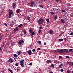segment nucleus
Listing matches in <instances>:
<instances>
[{
	"label": "nucleus",
	"mask_w": 73,
	"mask_h": 73,
	"mask_svg": "<svg viewBox=\"0 0 73 73\" xmlns=\"http://www.w3.org/2000/svg\"><path fill=\"white\" fill-rule=\"evenodd\" d=\"M61 33L62 34H64V32H61Z\"/></svg>",
	"instance_id": "nucleus-64"
},
{
	"label": "nucleus",
	"mask_w": 73,
	"mask_h": 73,
	"mask_svg": "<svg viewBox=\"0 0 73 73\" xmlns=\"http://www.w3.org/2000/svg\"><path fill=\"white\" fill-rule=\"evenodd\" d=\"M4 25H5L6 27L7 26V24L6 23H3Z\"/></svg>",
	"instance_id": "nucleus-48"
},
{
	"label": "nucleus",
	"mask_w": 73,
	"mask_h": 73,
	"mask_svg": "<svg viewBox=\"0 0 73 73\" xmlns=\"http://www.w3.org/2000/svg\"><path fill=\"white\" fill-rule=\"evenodd\" d=\"M22 26H23V24H21L19 26H18V28H20V27H21Z\"/></svg>",
	"instance_id": "nucleus-26"
},
{
	"label": "nucleus",
	"mask_w": 73,
	"mask_h": 73,
	"mask_svg": "<svg viewBox=\"0 0 73 73\" xmlns=\"http://www.w3.org/2000/svg\"><path fill=\"white\" fill-rule=\"evenodd\" d=\"M37 4V2L36 1H31L30 6L32 7H35V5H36Z\"/></svg>",
	"instance_id": "nucleus-2"
},
{
	"label": "nucleus",
	"mask_w": 73,
	"mask_h": 73,
	"mask_svg": "<svg viewBox=\"0 0 73 73\" xmlns=\"http://www.w3.org/2000/svg\"><path fill=\"white\" fill-rule=\"evenodd\" d=\"M67 73H70V71L69 70H68L67 71Z\"/></svg>",
	"instance_id": "nucleus-42"
},
{
	"label": "nucleus",
	"mask_w": 73,
	"mask_h": 73,
	"mask_svg": "<svg viewBox=\"0 0 73 73\" xmlns=\"http://www.w3.org/2000/svg\"><path fill=\"white\" fill-rule=\"evenodd\" d=\"M52 11H57L58 9L56 8H52L51 9Z\"/></svg>",
	"instance_id": "nucleus-6"
},
{
	"label": "nucleus",
	"mask_w": 73,
	"mask_h": 73,
	"mask_svg": "<svg viewBox=\"0 0 73 73\" xmlns=\"http://www.w3.org/2000/svg\"><path fill=\"white\" fill-rule=\"evenodd\" d=\"M12 15L11 14H9V19H10V18H11L12 17Z\"/></svg>",
	"instance_id": "nucleus-24"
},
{
	"label": "nucleus",
	"mask_w": 73,
	"mask_h": 73,
	"mask_svg": "<svg viewBox=\"0 0 73 73\" xmlns=\"http://www.w3.org/2000/svg\"><path fill=\"white\" fill-rule=\"evenodd\" d=\"M46 21L47 22H49V19H46Z\"/></svg>",
	"instance_id": "nucleus-44"
},
{
	"label": "nucleus",
	"mask_w": 73,
	"mask_h": 73,
	"mask_svg": "<svg viewBox=\"0 0 73 73\" xmlns=\"http://www.w3.org/2000/svg\"><path fill=\"white\" fill-rule=\"evenodd\" d=\"M20 69L18 68V69H17V71H20Z\"/></svg>",
	"instance_id": "nucleus-59"
},
{
	"label": "nucleus",
	"mask_w": 73,
	"mask_h": 73,
	"mask_svg": "<svg viewBox=\"0 0 73 73\" xmlns=\"http://www.w3.org/2000/svg\"><path fill=\"white\" fill-rule=\"evenodd\" d=\"M61 1V0H55V1L56 3H58L59 1Z\"/></svg>",
	"instance_id": "nucleus-33"
},
{
	"label": "nucleus",
	"mask_w": 73,
	"mask_h": 73,
	"mask_svg": "<svg viewBox=\"0 0 73 73\" xmlns=\"http://www.w3.org/2000/svg\"><path fill=\"white\" fill-rule=\"evenodd\" d=\"M31 34V36H34L35 35V33L34 32H33Z\"/></svg>",
	"instance_id": "nucleus-23"
},
{
	"label": "nucleus",
	"mask_w": 73,
	"mask_h": 73,
	"mask_svg": "<svg viewBox=\"0 0 73 73\" xmlns=\"http://www.w3.org/2000/svg\"><path fill=\"white\" fill-rule=\"evenodd\" d=\"M18 30H19V28L17 27L15 28V29L13 30V31H14V32H16V31H18Z\"/></svg>",
	"instance_id": "nucleus-11"
},
{
	"label": "nucleus",
	"mask_w": 73,
	"mask_h": 73,
	"mask_svg": "<svg viewBox=\"0 0 73 73\" xmlns=\"http://www.w3.org/2000/svg\"><path fill=\"white\" fill-rule=\"evenodd\" d=\"M41 31H42V30H40V29L39 30V31L38 32L39 33H41Z\"/></svg>",
	"instance_id": "nucleus-41"
},
{
	"label": "nucleus",
	"mask_w": 73,
	"mask_h": 73,
	"mask_svg": "<svg viewBox=\"0 0 73 73\" xmlns=\"http://www.w3.org/2000/svg\"><path fill=\"white\" fill-rule=\"evenodd\" d=\"M66 57L67 58H69V56H66Z\"/></svg>",
	"instance_id": "nucleus-53"
},
{
	"label": "nucleus",
	"mask_w": 73,
	"mask_h": 73,
	"mask_svg": "<svg viewBox=\"0 0 73 73\" xmlns=\"http://www.w3.org/2000/svg\"><path fill=\"white\" fill-rule=\"evenodd\" d=\"M38 23L39 25H41V24L44 25V24H45V22L44 21V20L42 18L38 20Z\"/></svg>",
	"instance_id": "nucleus-1"
},
{
	"label": "nucleus",
	"mask_w": 73,
	"mask_h": 73,
	"mask_svg": "<svg viewBox=\"0 0 73 73\" xmlns=\"http://www.w3.org/2000/svg\"><path fill=\"white\" fill-rule=\"evenodd\" d=\"M38 44H41V41H39L38 42Z\"/></svg>",
	"instance_id": "nucleus-54"
},
{
	"label": "nucleus",
	"mask_w": 73,
	"mask_h": 73,
	"mask_svg": "<svg viewBox=\"0 0 73 73\" xmlns=\"http://www.w3.org/2000/svg\"><path fill=\"white\" fill-rule=\"evenodd\" d=\"M63 52L64 53H69V51H68V49H66L63 50Z\"/></svg>",
	"instance_id": "nucleus-5"
},
{
	"label": "nucleus",
	"mask_w": 73,
	"mask_h": 73,
	"mask_svg": "<svg viewBox=\"0 0 73 73\" xmlns=\"http://www.w3.org/2000/svg\"><path fill=\"white\" fill-rule=\"evenodd\" d=\"M27 52L28 53L29 55H32V51L31 50H29V51H28Z\"/></svg>",
	"instance_id": "nucleus-9"
},
{
	"label": "nucleus",
	"mask_w": 73,
	"mask_h": 73,
	"mask_svg": "<svg viewBox=\"0 0 73 73\" xmlns=\"http://www.w3.org/2000/svg\"><path fill=\"white\" fill-rule=\"evenodd\" d=\"M33 30L32 29H30L29 30V31L30 33H31V34H32V32H33Z\"/></svg>",
	"instance_id": "nucleus-17"
},
{
	"label": "nucleus",
	"mask_w": 73,
	"mask_h": 73,
	"mask_svg": "<svg viewBox=\"0 0 73 73\" xmlns=\"http://www.w3.org/2000/svg\"><path fill=\"white\" fill-rule=\"evenodd\" d=\"M12 6L13 8H15V7L17 6L16 4L15 3H13Z\"/></svg>",
	"instance_id": "nucleus-7"
},
{
	"label": "nucleus",
	"mask_w": 73,
	"mask_h": 73,
	"mask_svg": "<svg viewBox=\"0 0 73 73\" xmlns=\"http://www.w3.org/2000/svg\"><path fill=\"white\" fill-rule=\"evenodd\" d=\"M50 13L51 14V15H54V14H56V13L52 11H51L50 12Z\"/></svg>",
	"instance_id": "nucleus-16"
},
{
	"label": "nucleus",
	"mask_w": 73,
	"mask_h": 73,
	"mask_svg": "<svg viewBox=\"0 0 73 73\" xmlns=\"http://www.w3.org/2000/svg\"><path fill=\"white\" fill-rule=\"evenodd\" d=\"M39 7H40L41 8H43L44 7L43 5H39Z\"/></svg>",
	"instance_id": "nucleus-43"
},
{
	"label": "nucleus",
	"mask_w": 73,
	"mask_h": 73,
	"mask_svg": "<svg viewBox=\"0 0 73 73\" xmlns=\"http://www.w3.org/2000/svg\"><path fill=\"white\" fill-rule=\"evenodd\" d=\"M20 65L22 67H23V66H24V63L20 64Z\"/></svg>",
	"instance_id": "nucleus-27"
},
{
	"label": "nucleus",
	"mask_w": 73,
	"mask_h": 73,
	"mask_svg": "<svg viewBox=\"0 0 73 73\" xmlns=\"http://www.w3.org/2000/svg\"><path fill=\"white\" fill-rule=\"evenodd\" d=\"M9 71H10V72H11V73H13V72H12V71L11 69H9Z\"/></svg>",
	"instance_id": "nucleus-40"
},
{
	"label": "nucleus",
	"mask_w": 73,
	"mask_h": 73,
	"mask_svg": "<svg viewBox=\"0 0 73 73\" xmlns=\"http://www.w3.org/2000/svg\"><path fill=\"white\" fill-rule=\"evenodd\" d=\"M21 57V58H23V57H24V56H23L22 55Z\"/></svg>",
	"instance_id": "nucleus-63"
},
{
	"label": "nucleus",
	"mask_w": 73,
	"mask_h": 73,
	"mask_svg": "<svg viewBox=\"0 0 73 73\" xmlns=\"http://www.w3.org/2000/svg\"><path fill=\"white\" fill-rule=\"evenodd\" d=\"M29 65H32V63H30L29 64Z\"/></svg>",
	"instance_id": "nucleus-60"
},
{
	"label": "nucleus",
	"mask_w": 73,
	"mask_h": 73,
	"mask_svg": "<svg viewBox=\"0 0 73 73\" xmlns=\"http://www.w3.org/2000/svg\"><path fill=\"white\" fill-rule=\"evenodd\" d=\"M36 50H35V49H33L32 50V51L33 52H35Z\"/></svg>",
	"instance_id": "nucleus-50"
},
{
	"label": "nucleus",
	"mask_w": 73,
	"mask_h": 73,
	"mask_svg": "<svg viewBox=\"0 0 73 73\" xmlns=\"http://www.w3.org/2000/svg\"><path fill=\"white\" fill-rule=\"evenodd\" d=\"M24 60H23L22 61H21L20 62V64H23L24 63Z\"/></svg>",
	"instance_id": "nucleus-25"
},
{
	"label": "nucleus",
	"mask_w": 73,
	"mask_h": 73,
	"mask_svg": "<svg viewBox=\"0 0 73 73\" xmlns=\"http://www.w3.org/2000/svg\"><path fill=\"white\" fill-rule=\"evenodd\" d=\"M18 54L19 55H20L21 54V51H19L18 52Z\"/></svg>",
	"instance_id": "nucleus-30"
},
{
	"label": "nucleus",
	"mask_w": 73,
	"mask_h": 73,
	"mask_svg": "<svg viewBox=\"0 0 73 73\" xmlns=\"http://www.w3.org/2000/svg\"><path fill=\"white\" fill-rule=\"evenodd\" d=\"M59 59H60V60H61L62 59V56H59Z\"/></svg>",
	"instance_id": "nucleus-29"
},
{
	"label": "nucleus",
	"mask_w": 73,
	"mask_h": 73,
	"mask_svg": "<svg viewBox=\"0 0 73 73\" xmlns=\"http://www.w3.org/2000/svg\"><path fill=\"white\" fill-rule=\"evenodd\" d=\"M37 50H41V49L40 48H38Z\"/></svg>",
	"instance_id": "nucleus-51"
},
{
	"label": "nucleus",
	"mask_w": 73,
	"mask_h": 73,
	"mask_svg": "<svg viewBox=\"0 0 73 73\" xmlns=\"http://www.w3.org/2000/svg\"><path fill=\"white\" fill-rule=\"evenodd\" d=\"M72 16H73V14H72V13H71V14L70 15V16H71V17H72Z\"/></svg>",
	"instance_id": "nucleus-58"
},
{
	"label": "nucleus",
	"mask_w": 73,
	"mask_h": 73,
	"mask_svg": "<svg viewBox=\"0 0 73 73\" xmlns=\"http://www.w3.org/2000/svg\"><path fill=\"white\" fill-rule=\"evenodd\" d=\"M73 50V49H70L69 50V51H70V52H72Z\"/></svg>",
	"instance_id": "nucleus-56"
},
{
	"label": "nucleus",
	"mask_w": 73,
	"mask_h": 73,
	"mask_svg": "<svg viewBox=\"0 0 73 73\" xmlns=\"http://www.w3.org/2000/svg\"><path fill=\"white\" fill-rule=\"evenodd\" d=\"M66 38H65L64 39V40L65 41H66Z\"/></svg>",
	"instance_id": "nucleus-57"
},
{
	"label": "nucleus",
	"mask_w": 73,
	"mask_h": 73,
	"mask_svg": "<svg viewBox=\"0 0 73 73\" xmlns=\"http://www.w3.org/2000/svg\"><path fill=\"white\" fill-rule=\"evenodd\" d=\"M70 35H73V33H70Z\"/></svg>",
	"instance_id": "nucleus-45"
},
{
	"label": "nucleus",
	"mask_w": 73,
	"mask_h": 73,
	"mask_svg": "<svg viewBox=\"0 0 73 73\" xmlns=\"http://www.w3.org/2000/svg\"><path fill=\"white\" fill-rule=\"evenodd\" d=\"M54 52L56 53H58L59 52V49L55 50H54Z\"/></svg>",
	"instance_id": "nucleus-15"
},
{
	"label": "nucleus",
	"mask_w": 73,
	"mask_h": 73,
	"mask_svg": "<svg viewBox=\"0 0 73 73\" xmlns=\"http://www.w3.org/2000/svg\"><path fill=\"white\" fill-rule=\"evenodd\" d=\"M10 60V62L11 63H12V62H13V60H12V59H11Z\"/></svg>",
	"instance_id": "nucleus-49"
},
{
	"label": "nucleus",
	"mask_w": 73,
	"mask_h": 73,
	"mask_svg": "<svg viewBox=\"0 0 73 73\" xmlns=\"http://www.w3.org/2000/svg\"><path fill=\"white\" fill-rule=\"evenodd\" d=\"M58 18V17L57 16V15H56L54 17V19H55V20H57V19Z\"/></svg>",
	"instance_id": "nucleus-18"
},
{
	"label": "nucleus",
	"mask_w": 73,
	"mask_h": 73,
	"mask_svg": "<svg viewBox=\"0 0 73 73\" xmlns=\"http://www.w3.org/2000/svg\"><path fill=\"white\" fill-rule=\"evenodd\" d=\"M44 45H46V42H45L44 44Z\"/></svg>",
	"instance_id": "nucleus-61"
},
{
	"label": "nucleus",
	"mask_w": 73,
	"mask_h": 73,
	"mask_svg": "<svg viewBox=\"0 0 73 73\" xmlns=\"http://www.w3.org/2000/svg\"><path fill=\"white\" fill-rule=\"evenodd\" d=\"M62 12H65V10L64 9L62 10Z\"/></svg>",
	"instance_id": "nucleus-52"
},
{
	"label": "nucleus",
	"mask_w": 73,
	"mask_h": 73,
	"mask_svg": "<svg viewBox=\"0 0 73 73\" xmlns=\"http://www.w3.org/2000/svg\"><path fill=\"white\" fill-rule=\"evenodd\" d=\"M66 5L67 7H70V4L69 3H67Z\"/></svg>",
	"instance_id": "nucleus-34"
},
{
	"label": "nucleus",
	"mask_w": 73,
	"mask_h": 73,
	"mask_svg": "<svg viewBox=\"0 0 73 73\" xmlns=\"http://www.w3.org/2000/svg\"><path fill=\"white\" fill-rule=\"evenodd\" d=\"M14 25H13L12 23H10V26L11 27H13V26Z\"/></svg>",
	"instance_id": "nucleus-21"
},
{
	"label": "nucleus",
	"mask_w": 73,
	"mask_h": 73,
	"mask_svg": "<svg viewBox=\"0 0 73 73\" xmlns=\"http://www.w3.org/2000/svg\"><path fill=\"white\" fill-rule=\"evenodd\" d=\"M62 65H63V64L62 63L61 64L58 66V68H61V66H62Z\"/></svg>",
	"instance_id": "nucleus-22"
},
{
	"label": "nucleus",
	"mask_w": 73,
	"mask_h": 73,
	"mask_svg": "<svg viewBox=\"0 0 73 73\" xmlns=\"http://www.w3.org/2000/svg\"><path fill=\"white\" fill-rule=\"evenodd\" d=\"M20 9H18L16 11V12H17V13L18 14V13H20Z\"/></svg>",
	"instance_id": "nucleus-12"
},
{
	"label": "nucleus",
	"mask_w": 73,
	"mask_h": 73,
	"mask_svg": "<svg viewBox=\"0 0 73 73\" xmlns=\"http://www.w3.org/2000/svg\"><path fill=\"white\" fill-rule=\"evenodd\" d=\"M27 19L28 20H29V21H30V20H31V18L29 16L27 17Z\"/></svg>",
	"instance_id": "nucleus-19"
},
{
	"label": "nucleus",
	"mask_w": 73,
	"mask_h": 73,
	"mask_svg": "<svg viewBox=\"0 0 73 73\" xmlns=\"http://www.w3.org/2000/svg\"><path fill=\"white\" fill-rule=\"evenodd\" d=\"M24 41L23 40H20L18 42V43L19 45H21V44H23V43H24Z\"/></svg>",
	"instance_id": "nucleus-3"
},
{
	"label": "nucleus",
	"mask_w": 73,
	"mask_h": 73,
	"mask_svg": "<svg viewBox=\"0 0 73 73\" xmlns=\"http://www.w3.org/2000/svg\"><path fill=\"white\" fill-rule=\"evenodd\" d=\"M15 66H19V64L18 63H16L15 64Z\"/></svg>",
	"instance_id": "nucleus-36"
},
{
	"label": "nucleus",
	"mask_w": 73,
	"mask_h": 73,
	"mask_svg": "<svg viewBox=\"0 0 73 73\" xmlns=\"http://www.w3.org/2000/svg\"><path fill=\"white\" fill-rule=\"evenodd\" d=\"M3 39V36H1L0 35V40H1Z\"/></svg>",
	"instance_id": "nucleus-31"
},
{
	"label": "nucleus",
	"mask_w": 73,
	"mask_h": 73,
	"mask_svg": "<svg viewBox=\"0 0 73 73\" xmlns=\"http://www.w3.org/2000/svg\"><path fill=\"white\" fill-rule=\"evenodd\" d=\"M60 71L61 72H63L64 71V70H63V69L62 68L61 70H60Z\"/></svg>",
	"instance_id": "nucleus-47"
},
{
	"label": "nucleus",
	"mask_w": 73,
	"mask_h": 73,
	"mask_svg": "<svg viewBox=\"0 0 73 73\" xmlns=\"http://www.w3.org/2000/svg\"><path fill=\"white\" fill-rule=\"evenodd\" d=\"M12 23L14 25V24H16V19H13L12 21Z\"/></svg>",
	"instance_id": "nucleus-10"
},
{
	"label": "nucleus",
	"mask_w": 73,
	"mask_h": 73,
	"mask_svg": "<svg viewBox=\"0 0 73 73\" xmlns=\"http://www.w3.org/2000/svg\"><path fill=\"white\" fill-rule=\"evenodd\" d=\"M70 36H68L67 37V39H70Z\"/></svg>",
	"instance_id": "nucleus-46"
},
{
	"label": "nucleus",
	"mask_w": 73,
	"mask_h": 73,
	"mask_svg": "<svg viewBox=\"0 0 73 73\" xmlns=\"http://www.w3.org/2000/svg\"><path fill=\"white\" fill-rule=\"evenodd\" d=\"M47 63H48V64H49V63H50L51 62V60H48L47 61H46Z\"/></svg>",
	"instance_id": "nucleus-20"
},
{
	"label": "nucleus",
	"mask_w": 73,
	"mask_h": 73,
	"mask_svg": "<svg viewBox=\"0 0 73 73\" xmlns=\"http://www.w3.org/2000/svg\"><path fill=\"white\" fill-rule=\"evenodd\" d=\"M59 41H62L63 39L62 38H60L59 39Z\"/></svg>",
	"instance_id": "nucleus-32"
},
{
	"label": "nucleus",
	"mask_w": 73,
	"mask_h": 73,
	"mask_svg": "<svg viewBox=\"0 0 73 73\" xmlns=\"http://www.w3.org/2000/svg\"><path fill=\"white\" fill-rule=\"evenodd\" d=\"M64 20L66 21L67 20H68V18L67 17H64Z\"/></svg>",
	"instance_id": "nucleus-28"
},
{
	"label": "nucleus",
	"mask_w": 73,
	"mask_h": 73,
	"mask_svg": "<svg viewBox=\"0 0 73 73\" xmlns=\"http://www.w3.org/2000/svg\"><path fill=\"white\" fill-rule=\"evenodd\" d=\"M13 11H12V10H9V14H10V15H13Z\"/></svg>",
	"instance_id": "nucleus-4"
},
{
	"label": "nucleus",
	"mask_w": 73,
	"mask_h": 73,
	"mask_svg": "<svg viewBox=\"0 0 73 73\" xmlns=\"http://www.w3.org/2000/svg\"><path fill=\"white\" fill-rule=\"evenodd\" d=\"M61 21L62 23L63 24H65V21H64V19H61Z\"/></svg>",
	"instance_id": "nucleus-13"
},
{
	"label": "nucleus",
	"mask_w": 73,
	"mask_h": 73,
	"mask_svg": "<svg viewBox=\"0 0 73 73\" xmlns=\"http://www.w3.org/2000/svg\"><path fill=\"white\" fill-rule=\"evenodd\" d=\"M17 55L16 54H14V57H17Z\"/></svg>",
	"instance_id": "nucleus-38"
},
{
	"label": "nucleus",
	"mask_w": 73,
	"mask_h": 73,
	"mask_svg": "<svg viewBox=\"0 0 73 73\" xmlns=\"http://www.w3.org/2000/svg\"><path fill=\"white\" fill-rule=\"evenodd\" d=\"M21 36H23V33H21V35H20Z\"/></svg>",
	"instance_id": "nucleus-55"
},
{
	"label": "nucleus",
	"mask_w": 73,
	"mask_h": 73,
	"mask_svg": "<svg viewBox=\"0 0 73 73\" xmlns=\"http://www.w3.org/2000/svg\"><path fill=\"white\" fill-rule=\"evenodd\" d=\"M53 31L52 30H51L49 31L48 33H50V34H52L53 33Z\"/></svg>",
	"instance_id": "nucleus-14"
},
{
	"label": "nucleus",
	"mask_w": 73,
	"mask_h": 73,
	"mask_svg": "<svg viewBox=\"0 0 73 73\" xmlns=\"http://www.w3.org/2000/svg\"><path fill=\"white\" fill-rule=\"evenodd\" d=\"M39 29H42V26H40L39 27Z\"/></svg>",
	"instance_id": "nucleus-39"
},
{
	"label": "nucleus",
	"mask_w": 73,
	"mask_h": 73,
	"mask_svg": "<svg viewBox=\"0 0 73 73\" xmlns=\"http://www.w3.org/2000/svg\"><path fill=\"white\" fill-rule=\"evenodd\" d=\"M8 62H11V60L9 59V60H8Z\"/></svg>",
	"instance_id": "nucleus-62"
},
{
	"label": "nucleus",
	"mask_w": 73,
	"mask_h": 73,
	"mask_svg": "<svg viewBox=\"0 0 73 73\" xmlns=\"http://www.w3.org/2000/svg\"><path fill=\"white\" fill-rule=\"evenodd\" d=\"M59 53H64V50L59 49Z\"/></svg>",
	"instance_id": "nucleus-8"
},
{
	"label": "nucleus",
	"mask_w": 73,
	"mask_h": 73,
	"mask_svg": "<svg viewBox=\"0 0 73 73\" xmlns=\"http://www.w3.org/2000/svg\"><path fill=\"white\" fill-rule=\"evenodd\" d=\"M51 67H52V68H54V65H53V64H51Z\"/></svg>",
	"instance_id": "nucleus-37"
},
{
	"label": "nucleus",
	"mask_w": 73,
	"mask_h": 73,
	"mask_svg": "<svg viewBox=\"0 0 73 73\" xmlns=\"http://www.w3.org/2000/svg\"><path fill=\"white\" fill-rule=\"evenodd\" d=\"M23 33H24V35H26L27 33V31H23Z\"/></svg>",
	"instance_id": "nucleus-35"
}]
</instances>
